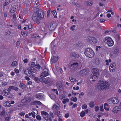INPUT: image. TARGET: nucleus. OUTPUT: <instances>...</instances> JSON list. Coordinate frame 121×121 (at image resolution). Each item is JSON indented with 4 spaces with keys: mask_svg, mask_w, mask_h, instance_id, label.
I'll list each match as a JSON object with an SVG mask.
<instances>
[{
    "mask_svg": "<svg viewBox=\"0 0 121 121\" xmlns=\"http://www.w3.org/2000/svg\"><path fill=\"white\" fill-rule=\"evenodd\" d=\"M44 17V13L42 10L37 8L36 9V11L33 13L32 17L34 21L39 24L40 20L42 19Z\"/></svg>",
    "mask_w": 121,
    "mask_h": 121,
    "instance_id": "nucleus-1",
    "label": "nucleus"
},
{
    "mask_svg": "<svg viewBox=\"0 0 121 121\" xmlns=\"http://www.w3.org/2000/svg\"><path fill=\"white\" fill-rule=\"evenodd\" d=\"M50 115L49 116H50L51 117H52V118H53L54 117L53 113L52 112H51L50 113Z\"/></svg>",
    "mask_w": 121,
    "mask_h": 121,
    "instance_id": "nucleus-61",
    "label": "nucleus"
},
{
    "mask_svg": "<svg viewBox=\"0 0 121 121\" xmlns=\"http://www.w3.org/2000/svg\"><path fill=\"white\" fill-rule=\"evenodd\" d=\"M20 41H17V44L16 45L17 47L18 48V46L20 44Z\"/></svg>",
    "mask_w": 121,
    "mask_h": 121,
    "instance_id": "nucleus-50",
    "label": "nucleus"
},
{
    "mask_svg": "<svg viewBox=\"0 0 121 121\" xmlns=\"http://www.w3.org/2000/svg\"><path fill=\"white\" fill-rule=\"evenodd\" d=\"M12 90H13L16 91H17L18 90V88L16 87L13 86H9L8 88V90L11 91Z\"/></svg>",
    "mask_w": 121,
    "mask_h": 121,
    "instance_id": "nucleus-18",
    "label": "nucleus"
},
{
    "mask_svg": "<svg viewBox=\"0 0 121 121\" xmlns=\"http://www.w3.org/2000/svg\"><path fill=\"white\" fill-rule=\"evenodd\" d=\"M48 27L50 30H54L56 27V23L52 22H49L48 24Z\"/></svg>",
    "mask_w": 121,
    "mask_h": 121,
    "instance_id": "nucleus-10",
    "label": "nucleus"
},
{
    "mask_svg": "<svg viewBox=\"0 0 121 121\" xmlns=\"http://www.w3.org/2000/svg\"><path fill=\"white\" fill-rule=\"evenodd\" d=\"M116 65L115 63H112L110 65L109 67V70H112V71H113V70H114L116 67Z\"/></svg>",
    "mask_w": 121,
    "mask_h": 121,
    "instance_id": "nucleus-16",
    "label": "nucleus"
},
{
    "mask_svg": "<svg viewBox=\"0 0 121 121\" xmlns=\"http://www.w3.org/2000/svg\"><path fill=\"white\" fill-rule=\"evenodd\" d=\"M18 65L17 62L16 61H13L11 65V67H14Z\"/></svg>",
    "mask_w": 121,
    "mask_h": 121,
    "instance_id": "nucleus-25",
    "label": "nucleus"
},
{
    "mask_svg": "<svg viewBox=\"0 0 121 121\" xmlns=\"http://www.w3.org/2000/svg\"><path fill=\"white\" fill-rule=\"evenodd\" d=\"M10 102L9 101H8L4 103V105L6 107H9L11 106L10 103Z\"/></svg>",
    "mask_w": 121,
    "mask_h": 121,
    "instance_id": "nucleus-24",
    "label": "nucleus"
},
{
    "mask_svg": "<svg viewBox=\"0 0 121 121\" xmlns=\"http://www.w3.org/2000/svg\"><path fill=\"white\" fill-rule=\"evenodd\" d=\"M36 118L38 121H40L41 120V117L39 115H37L36 116Z\"/></svg>",
    "mask_w": 121,
    "mask_h": 121,
    "instance_id": "nucleus-43",
    "label": "nucleus"
},
{
    "mask_svg": "<svg viewBox=\"0 0 121 121\" xmlns=\"http://www.w3.org/2000/svg\"><path fill=\"white\" fill-rule=\"evenodd\" d=\"M21 33L22 35L23 36H26L27 35V33L25 31L23 32H22Z\"/></svg>",
    "mask_w": 121,
    "mask_h": 121,
    "instance_id": "nucleus-45",
    "label": "nucleus"
},
{
    "mask_svg": "<svg viewBox=\"0 0 121 121\" xmlns=\"http://www.w3.org/2000/svg\"><path fill=\"white\" fill-rule=\"evenodd\" d=\"M69 79L71 82H74L76 81V80L75 79L72 77H70Z\"/></svg>",
    "mask_w": 121,
    "mask_h": 121,
    "instance_id": "nucleus-48",
    "label": "nucleus"
},
{
    "mask_svg": "<svg viewBox=\"0 0 121 121\" xmlns=\"http://www.w3.org/2000/svg\"><path fill=\"white\" fill-rule=\"evenodd\" d=\"M77 98L76 97H72L71 98V100L74 102H76L77 101Z\"/></svg>",
    "mask_w": 121,
    "mask_h": 121,
    "instance_id": "nucleus-44",
    "label": "nucleus"
},
{
    "mask_svg": "<svg viewBox=\"0 0 121 121\" xmlns=\"http://www.w3.org/2000/svg\"><path fill=\"white\" fill-rule=\"evenodd\" d=\"M107 102L109 104H111L112 103V99H110L108 100H107Z\"/></svg>",
    "mask_w": 121,
    "mask_h": 121,
    "instance_id": "nucleus-56",
    "label": "nucleus"
},
{
    "mask_svg": "<svg viewBox=\"0 0 121 121\" xmlns=\"http://www.w3.org/2000/svg\"><path fill=\"white\" fill-rule=\"evenodd\" d=\"M3 94L5 95H7L10 94V92L7 90H5L3 91Z\"/></svg>",
    "mask_w": 121,
    "mask_h": 121,
    "instance_id": "nucleus-27",
    "label": "nucleus"
},
{
    "mask_svg": "<svg viewBox=\"0 0 121 121\" xmlns=\"http://www.w3.org/2000/svg\"><path fill=\"white\" fill-rule=\"evenodd\" d=\"M98 78H95V76L92 75H91L90 78H89V80L91 82L97 79Z\"/></svg>",
    "mask_w": 121,
    "mask_h": 121,
    "instance_id": "nucleus-23",
    "label": "nucleus"
},
{
    "mask_svg": "<svg viewBox=\"0 0 121 121\" xmlns=\"http://www.w3.org/2000/svg\"><path fill=\"white\" fill-rule=\"evenodd\" d=\"M117 107H118V108H118L117 110H118V111H121V107H120L118 106H117Z\"/></svg>",
    "mask_w": 121,
    "mask_h": 121,
    "instance_id": "nucleus-64",
    "label": "nucleus"
},
{
    "mask_svg": "<svg viewBox=\"0 0 121 121\" xmlns=\"http://www.w3.org/2000/svg\"><path fill=\"white\" fill-rule=\"evenodd\" d=\"M84 53L86 56L90 58L92 57L95 54L93 50L90 48H87L86 49Z\"/></svg>",
    "mask_w": 121,
    "mask_h": 121,
    "instance_id": "nucleus-4",
    "label": "nucleus"
},
{
    "mask_svg": "<svg viewBox=\"0 0 121 121\" xmlns=\"http://www.w3.org/2000/svg\"><path fill=\"white\" fill-rule=\"evenodd\" d=\"M9 0H5L4 4H3L4 6H6L8 5L9 3Z\"/></svg>",
    "mask_w": 121,
    "mask_h": 121,
    "instance_id": "nucleus-35",
    "label": "nucleus"
},
{
    "mask_svg": "<svg viewBox=\"0 0 121 121\" xmlns=\"http://www.w3.org/2000/svg\"><path fill=\"white\" fill-rule=\"evenodd\" d=\"M51 13L53 15V16H54L55 18H56V13L55 11L53 10V11H51Z\"/></svg>",
    "mask_w": 121,
    "mask_h": 121,
    "instance_id": "nucleus-34",
    "label": "nucleus"
},
{
    "mask_svg": "<svg viewBox=\"0 0 121 121\" xmlns=\"http://www.w3.org/2000/svg\"><path fill=\"white\" fill-rule=\"evenodd\" d=\"M19 17L21 19H22L23 18V16L22 14H20L19 15Z\"/></svg>",
    "mask_w": 121,
    "mask_h": 121,
    "instance_id": "nucleus-62",
    "label": "nucleus"
},
{
    "mask_svg": "<svg viewBox=\"0 0 121 121\" xmlns=\"http://www.w3.org/2000/svg\"><path fill=\"white\" fill-rule=\"evenodd\" d=\"M81 63H74L71 65L70 66V69L73 71L76 70L78 68L79 66H82Z\"/></svg>",
    "mask_w": 121,
    "mask_h": 121,
    "instance_id": "nucleus-6",
    "label": "nucleus"
},
{
    "mask_svg": "<svg viewBox=\"0 0 121 121\" xmlns=\"http://www.w3.org/2000/svg\"><path fill=\"white\" fill-rule=\"evenodd\" d=\"M71 56L76 58H77L78 56V55L74 53H73L72 54Z\"/></svg>",
    "mask_w": 121,
    "mask_h": 121,
    "instance_id": "nucleus-42",
    "label": "nucleus"
},
{
    "mask_svg": "<svg viewBox=\"0 0 121 121\" xmlns=\"http://www.w3.org/2000/svg\"><path fill=\"white\" fill-rule=\"evenodd\" d=\"M105 42L106 43L108 46L110 47L112 46L113 45V41L109 37H106L105 38Z\"/></svg>",
    "mask_w": 121,
    "mask_h": 121,
    "instance_id": "nucleus-7",
    "label": "nucleus"
},
{
    "mask_svg": "<svg viewBox=\"0 0 121 121\" xmlns=\"http://www.w3.org/2000/svg\"><path fill=\"white\" fill-rule=\"evenodd\" d=\"M5 112L4 111H3L1 113L0 115L1 116H4L5 115Z\"/></svg>",
    "mask_w": 121,
    "mask_h": 121,
    "instance_id": "nucleus-59",
    "label": "nucleus"
},
{
    "mask_svg": "<svg viewBox=\"0 0 121 121\" xmlns=\"http://www.w3.org/2000/svg\"><path fill=\"white\" fill-rule=\"evenodd\" d=\"M16 15L15 14H14L13 16V21H15L16 20Z\"/></svg>",
    "mask_w": 121,
    "mask_h": 121,
    "instance_id": "nucleus-54",
    "label": "nucleus"
},
{
    "mask_svg": "<svg viewBox=\"0 0 121 121\" xmlns=\"http://www.w3.org/2000/svg\"><path fill=\"white\" fill-rule=\"evenodd\" d=\"M58 57L57 56H53L51 58V61L52 63L56 62L58 61Z\"/></svg>",
    "mask_w": 121,
    "mask_h": 121,
    "instance_id": "nucleus-15",
    "label": "nucleus"
},
{
    "mask_svg": "<svg viewBox=\"0 0 121 121\" xmlns=\"http://www.w3.org/2000/svg\"><path fill=\"white\" fill-rule=\"evenodd\" d=\"M87 106L86 104H84L82 106V108L83 109H86L87 108Z\"/></svg>",
    "mask_w": 121,
    "mask_h": 121,
    "instance_id": "nucleus-47",
    "label": "nucleus"
},
{
    "mask_svg": "<svg viewBox=\"0 0 121 121\" xmlns=\"http://www.w3.org/2000/svg\"><path fill=\"white\" fill-rule=\"evenodd\" d=\"M52 109L53 110H58L59 109V107L56 104L53 105L52 108Z\"/></svg>",
    "mask_w": 121,
    "mask_h": 121,
    "instance_id": "nucleus-26",
    "label": "nucleus"
},
{
    "mask_svg": "<svg viewBox=\"0 0 121 121\" xmlns=\"http://www.w3.org/2000/svg\"><path fill=\"white\" fill-rule=\"evenodd\" d=\"M118 107H117V106L113 108L112 112L114 113H117L118 112V110H117V108Z\"/></svg>",
    "mask_w": 121,
    "mask_h": 121,
    "instance_id": "nucleus-31",
    "label": "nucleus"
},
{
    "mask_svg": "<svg viewBox=\"0 0 121 121\" xmlns=\"http://www.w3.org/2000/svg\"><path fill=\"white\" fill-rule=\"evenodd\" d=\"M22 23H24V25L26 26H28L31 24V22L30 20L28 19H26L22 21Z\"/></svg>",
    "mask_w": 121,
    "mask_h": 121,
    "instance_id": "nucleus-17",
    "label": "nucleus"
},
{
    "mask_svg": "<svg viewBox=\"0 0 121 121\" xmlns=\"http://www.w3.org/2000/svg\"><path fill=\"white\" fill-rule=\"evenodd\" d=\"M10 117H7L5 118V120L6 121H10Z\"/></svg>",
    "mask_w": 121,
    "mask_h": 121,
    "instance_id": "nucleus-49",
    "label": "nucleus"
},
{
    "mask_svg": "<svg viewBox=\"0 0 121 121\" xmlns=\"http://www.w3.org/2000/svg\"><path fill=\"white\" fill-rule=\"evenodd\" d=\"M35 66H36L35 68H37L38 69H40V66L39 64H38L36 66L35 65Z\"/></svg>",
    "mask_w": 121,
    "mask_h": 121,
    "instance_id": "nucleus-60",
    "label": "nucleus"
},
{
    "mask_svg": "<svg viewBox=\"0 0 121 121\" xmlns=\"http://www.w3.org/2000/svg\"><path fill=\"white\" fill-rule=\"evenodd\" d=\"M35 80L37 83L39 82V81H40L39 80L38 78H35Z\"/></svg>",
    "mask_w": 121,
    "mask_h": 121,
    "instance_id": "nucleus-51",
    "label": "nucleus"
},
{
    "mask_svg": "<svg viewBox=\"0 0 121 121\" xmlns=\"http://www.w3.org/2000/svg\"><path fill=\"white\" fill-rule=\"evenodd\" d=\"M87 73V71L86 69H83L80 71L79 73L80 75L83 76L86 75Z\"/></svg>",
    "mask_w": 121,
    "mask_h": 121,
    "instance_id": "nucleus-22",
    "label": "nucleus"
},
{
    "mask_svg": "<svg viewBox=\"0 0 121 121\" xmlns=\"http://www.w3.org/2000/svg\"><path fill=\"white\" fill-rule=\"evenodd\" d=\"M85 112L84 111H82L80 113V116L81 117H83L85 115Z\"/></svg>",
    "mask_w": 121,
    "mask_h": 121,
    "instance_id": "nucleus-40",
    "label": "nucleus"
},
{
    "mask_svg": "<svg viewBox=\"0 0 121 121\" xmlns=\"http://www.w3.org/2000/svg\"><path fill=\"white\" fill-rule=\"evenodd\" d=\"M36 101H34V102H31L30 103V104L31 105H34L36 104Z\"/></svg>",
    "mask_w": 121,
    "mask_h": 121,
    "instance_id": "nucleus-52",
    "label": "nucleus"
},
{
    "mask_svg": "<svg viewBox=\"0 0 121 121\" xmlns=\"http://www.w3.org/2000/svg\"><path fill=\"white\" fill-rule=\"evenodd\" d=\"M69 101V99H63L62 101V102L64 104H65L67 102Z\"/></svg>",
    "mask_w": 121,
    "mask_h": 121,
    "instance_id": "nucleus-38",
    "label": "nucleus"
},
{
    "mask_svg": "<svg viewBox=\"0 0 121 121\" xmlns=\"http://www.w3.org/2000/svg\"><path fill=\"white\" fill-rule=\"evenodd\" d=\"M100 111H102L104 110L103 106V105H102L100 106Z\"/></svg>",
    "mask_w": 121,
    "mask_h": 121,
    "instance_id": "nucleus-63",
    "label": "nucleus"
},
{
    "mask_svg": "<svg viewBox=\"0 0 121 121\" xmlns=\"http://www.w3.org/2000/svg\"><path fill=\"white\" fill-rule=\"evenodd\" d=\"M14 70L15 72L17 73H18L19 72V71L18 69L15 68L14 69Z\"/></svg>",
    "mask_w": 121,
    "mask_h": 121,
    "instance_id": "nucleus-58",
    "label": "nucleus"
},
{
    "mask_svg": "<svg viewBox=\"0 0 121 121\" xmlns=\"http://www.w3.org/2000/svg\"><path fill=\"white\" fill-rule=\"evenodd\" d=\"M28 26V28L30 30H29L30 31L33 30H32V24H30L28 26Z\"/></svg>",
    "mask_w": 121,
    "mask_h": 121,
    "instance_id": "nucleus-41",
    "label": "nucleus"
},
{
    "mask_svg": "<svg viewBox=\"0 0 121 121\" xmlns=\"http://www.w3.org/2000/svg\"><path fill=\"white\" fill-rule=\"evenodd\" d=\"M41 114L43 118L47 121H52V119L48 113L45 111H42Z\"/></svg>",
    "mask_w": 121,
    "mask_h": 121,
    "instance_id": "nucleus-5",
    "label": "nucleus"
},
{
    "mask_svg": "<svg viewBox=\"0 0 121 121\" xmlns=\"http://www.w3.org/2000/svg\"><path fill=\"white\" fill-rule=\"evenodd\" d=\"M54 41H53L51 42V44L52 48L51 50V52L52 53H54L56 48V45H54Z\"/></svg>",
    "mask_w": 121,
    "mask_h": 121,
    "instance_id": "nucleus-14",
    "label": "nucleus"
},
{
    "mask_svg": "<svg viewBox=\"0 0 121 121\" xmlns=\"http://www.w3.org/2000/svg\"><path fill=\"white\" fill-rule=\"evenodd\" d=\"M92 4V1H89L86 3L87 5L88 6H91Z\"/></svg>",
    "mask_w": 121,
    "mask_h": 121,
    "instance_id": "nucleus-36",
    "label": "nucleus"
},
{
    "mask_svg": "<svg viewBox=\"0 0 121 121\" xmlns=\"http://www.w3.org/2000/svg\"><path fill=\"white\" fill-rule=\"evenodd\" d=\"M40 82L43 83H48L50 81V78H41L39 79Z\"/></svg>",
    "mask_w": 121,
    "mask_h": 121,
    "instance_id": "nucleus-12",
    "label": "nucleus"
},
{
    "mask_svg": "<svg viewBox=\"0 0 121 121\" xmlns=\"http://www.w3.org/2000/svg\"><path fill=\"white\" fill-rule=\"evenodd\" d=\"M36 71L35 68H28L27 69L25 70L24 73L25 74L30 77L35 78V75L34 73H36Z\"/></svg>",
    "mask_w": 121,
    "mask_h": 121,
    "instance_id": "nucleus-3",
    "label": "nucleus"
},
{
    "mask_svg": "<svg viewBox=\"0 0 121 121\" xmlns=\"http://www.w3.org/2000/svg\"><path fill=\"white\" fill-rule=\"evenodd\" d=\"M43 96V95L42 94L39 93L36 94L35 96V97L38 99H39L42 98Z\"/></svg>",
    "mask_w": 121,
    "mask_h": 121,
    "instance_id": "nucleus-21",
    "label": "nucleus"
},
{
    "mask_svg": "<svg viewBox=\"0 0 121 121\" xmlns=\"http://www.w3.org/2000/svg\"><path fill=\"white\" fill-rule=\"evenodd\" d=\"M92 71L93 73L91 75L95 76V78H98L99 76V69L96 68H93L92 69Z\"/></svg>",
    "mask_w": 121,
    "mask_h": 121,
    "instance_id": "nucleus-9",
    "label": "nucleus"
},
{
    "mask_svg": "<svg viewBox=\"0 0 121 121\" xmlns=\"http://www.w3.org/2000/svg\"><path fill=\"white\" fill-rule=\"evenodd\" d=\"M19 86L20 88L23 89H24L26 88V85L22 83H20Z\"/></svg>",
    "mask_w": 121,
    "mask_h": 121,
    "instance_id": "nucleus-28",
    "label": "nucleus"
},
{
    "mask_svg": "<svg viewBox=\"0 0 121 121\" xmlns=\"http://www.w3.org/2000/svg\"><path fill=\"white\" fill-rule=\"evenodd\" d=\"M32 99L31 98L29 97H26L22 99V102L23 104L27 103L30 101Z\"/></svg>",
    "mask_w": 121,
    "mask_h": 121,
    "instance_id": "nucleus-13",
    "label": "nucleus"
},
{
    "mask_svg": "<svg viewBox=\"0 0 121 121\" xmlns=\"http://www.w3.org/2000/svg\"><path fill=\"white\" fill-rule=\"evenodd\" d=\"M87 39L88 41L89 42L90 44H92L93 43H95L97 42V39L93 37H88L87 38Z\"/></svg>",
    "mask_w": 121,
    "mask_h": 121,
    "instance_id": "nucleus-8",
    "label": "nucleus"
},
{
    "mask_svg": "<svg viewBox=\"0 0 121 121\" xmlns=\"http://www.w3.org/2000/svg\"><path fill=\"white\" fill-rule=\"evenodd\" d=\"M109 85L108 82L103 81H99L97 88L100 90L107 89L109 88Z\"/></svg>",
    "mask_w": 121,
    "mask_h": 121,
    "instance_id": "nucleus-2",
    "label": "nucleus"
},
{
    "mask_svg": "<svg viewBox=\"0 0 121 121\" xmlns=\"http://www.w3.org/2000/svg\"><path fill=\"white\" fill-rule=\"evenodd\" d=\"M39 37V35L36 34H32L31 35V37L33 38H35L37 37Z\"/></svg>",
    "mask_w": 121,
    "mask_h": 121,
    "instance_id": "nucleus-32",
    "label": "nucleus"
},
{
    "mask_svg": "<svg viewBox=\"0 0 121 121\" xmlns=\"http://www.w3.org/2000/svg\"><path fill=\"white\" fill-rule=\"evenodd\" d=\"M35 63L34 62H33L31 63H30V67L29 68H31L32 67L33 68H35Z\"/></svg>",
    "mask_w": 121,
    "mask_h": 121,
    "instance_id": "nucleus-37",
    "label": "nucleus"
},
{
    "mask_svg": "<svg viewBox=\"0 0 121 121\" xmlns=\"http://www.w3.org/2000/svg\"><path fill=\"white\" fill-rule=\"evenodd\" d=\"M57 87L59 90H63L62 84L61 82H58L56 84Z\"/></svg>",
    "mask_w": 121,
    "mask_h": 121,
    "instance_id": "nucleus-19",
    "label": "nucleus"
},
{
    "mask_svg": "<svg viewBox=\"0 0 121 121\" xmlns=\"http://www.w3.org/2000/svg\"><path fill=\"white\" fill-rule=\"evenodd\" d=\"M93 62L96 65H98L100 63L99 60L97 59H95L94 61Z\"/></svg>",
    "mask_w": 121,
    "mask_h": 121,
    "instance_id": "nucleus-29",
    "label": "nucleus"
},
{
    "mask_svg": "<svg viewBox=\"0 0 121 121\" xmlns=\"http://www.w3.org/2000/svg\"><path fill=\"white\" fill-rule=\"evenodd\" d=\"M36 101V104H37L38 105H41L42 104L39 101Z\"/></svg>",
    "mask_w": 121,
    "mask_h": 121,
    "instance_id": "nucleus-57",
    "label": "nucleus"
},
{
    "mask_svg": "<svg viewBox=\"0 0 121 121\" xmlns=\"http://www.w3.org/2000/svg\"><path fill=\"white\" fill-rule=\"evenodd\" d=\"M104 109L106 110H109V109L108 107V104H107L105 103L104 104Z\"/></svg>",
    "mask_w": 121,
    "mask_h": 121,
    "instance_id": "nucleus-33",
    "label": "nucleus"
},
{
    "mask_svg": "<svg viewBox=\"0 0 121 121\" xmlns=\"http://www.w3.org/2000/svg\"><path fill=\"white\" fill-rule=\"evenodd\" d=\"M99 109V108L98 106H95V110L96 111H97Z\"/></svg>",
    "mask_w": 121,
    "mask_h": 121,
    "instance_id": "nucleus-55",
    "label": "nucleus"
},
{
    "mask_svg": "<svg viewBox=\"0 0 121 121\" xmlns=\"http://www.w3.org/2000/svg\"><path fill=\"white\" fill-rule=\"evenodd\" d=\"M115 39L117 41H119V40L120 36L119 35H117L115 36Z\"/></svg>",
    "mask_w": 121,
    "mask_h": 121,
    "instance_id": "nucleus-39",
    "label": "nucleus"
},
{
    "mask_svg": "<svg viewBox=\"0 0 121 121\" xmlns=\"http://www.w3.org/2000/svg\"><path fill=\"white\" fill-rule=\"evenodd\" d=\"M112 103L113 104H117L119 102L118 100L116 98L114 97L112 99Z\"/></svg>",
    "mask_w": 121,
    "mask_h": 121,
    "instance_id": "nucleus-20",
    "label": "nucleus"
},
{
    "mask_svg": "<svg viewBox=\"0 0 121 121\" xmlns=\"http://www.w3.org/2000/svg\"><path fill=\"white\" fill-rule=\"evenodd\" d=\"M49 75L48 70L47 69L45 68L43 69V72L41 73L40 77L41 78H43Z\"/></svg>",
    "mask_w": 121,
    "mask_h": 121,
    "instance_id": "nucleus-11",
    "label": "nucleus"
},
{
    "mask_svg": "<svg viewBox=\"0 0 121 121\" xmlns=\"http://www.w3.org/2000/svg\"><path fill=\"white\" fill-rule=\"evenodd\" d=\"M75 26H76L74 25H73L70 27V28L73 31L75 30L73 28L75 27Z\"/></svg>",
    "mask_w": 121,
    "mask_h": 121,
    "instance_id": "nucleus-53",
    "label": "nucleus"
},
{
    "mask_svg": "<svg viewBox=\"0 0 121 121\" xmlns=\"http://www.w3.org/2000/svg\"><path fill=\"white\" fill-rule=\"evenodd\" d=\"M89 106L91 108H93L95 106V104L94 102L91 101L89 104Z\"/></svg>",
    "mask_w": 121,
    "mask_h": 121,
    "instance_id": "nucleus-30",
    "label": "nucleus"
},
{
    "mask_svg": "<svg viewBox=\"0 0 121 121\" xmlns=\"http://www.w3.org/2000/svg\"><path fill=\"white\" fill-rule=\"evenodd\" d=\"M16 9L15 8H12L10 10V12L11 13H13L16 11Z\"/></svg>",
    "mask_w": 121,
    "mask_h": 121,
    "instance_id": "nucleus-46",
    "label": "nucleus"
}]
</instances>
